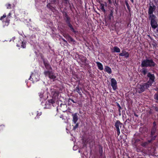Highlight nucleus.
I'll list each match as a JSON object with an SVG mask.
<instances>
[{
	"label": "nucleus",
	"instance_id": "5701e85b",
	"mask_svg": "<svg viewBox=\"0 0 158 158\" xmlns=\"http://www.w3.org/2000/svg\"><path fill=\"white\" fill-rule=\"evenodd\" d=\"M68 26L70 28V30L73 32L74 33H76V31L75 30L74 28H73V26L71 24V23L67 24Z\"/></svg>",
	"mask_w": 158,
	"mask_h": 158
},
{
	"label": "nucleus",
	"instance_id": "a878e982",
	"mask_svg": "<svg viewBox=\"0 0 158 158\" xmlns=\"http://www.w3.org/2000/svg\"><path fill=\"white\" fill-rule=\"evenodd\" d=\"M99 152L100 154V156H102L103 154V149L101 145H99Z\"/></svg>",
	"mask_w": 158,
	"mask_h": 158
},
{
	"label": "nucleus",
	"instance_id": "2f4dec72",
	"mask_svg": "<svg viewBox=\"0 0 158 158\" xmlns=\"http://www.w3.org/2000/svg\"><path fill=\"white\" fill-rule=\"evenodd\" d=\"M68 36L69 40L71 42H75V40H74L70 35H68Z\"/></svg>",
	"mask_w": 158,
	"mask_h": 158
},
{
	"label": "nucleus",
	"instance_id": "f3484780",
	"mask_svg": "<svg viewBox=\"0 0 158 158\" xmlns=\"http://www.w3.org/2000/svg\"><path fill=\"white\" fill-rule=\"evenodd\" d=\"M153 140L151 139L148 141L142 142L141 144V145L143 147H146L150 143H151Z\"/></svg>",
	"mask_w": 158,
	"mask_h": 158
},
{
	"label": "nucleus",
	"instance_id": "bb28decb",
	"mask_svg": "<svg viewBox=\"0 0 158 158\" xmlns=\"http://www.w3.org/2000/svg\"><path fill=\"white\" fill-rule=\"evenodd\" d=\"M100 8L101 10L104 12V13H105L106 11V10L104 8V4L103 3H100Z\"/></svg>",
	"mask_w": 158,
	"mask_h": 158
},
{
	"label": "nucleus",
	"instance_id": "4468645a",
	"mask_svg": "<svg viewBox=\"0 0 158 158\" xmlns=\"http://www.w3.org/2000/svg\"><path fill=\"white\" fill-rule=\"evenodd\" d=\"M63 18L66 24L71 23V18L68 16L67 13L66 12H62Z\"/></svg>",
	"mask_w": 158,
	"mask_h": 158
},
{
	"label": "nucleus",
	"instance_id": "ea45409f",
	"mask_svg": "<svg viewBox=\"0 0 158 158\" xmlns=\"http://www.w3.org/2000/svg\"><path fill=\"white\" fill-rule=\"evenodd\" d=\"M127 8L129 11H130L131 8L129 5L127 6Z\"/></svg>",
	"mask_w": 158,
	"mask_h": 158
},
{
	"label": "nucleus",
	"instance_id": "c85d7f7f",
	"mask_svg": "<svg viewBox=\"0 0 158 158\" xmlns=\"http://www.w3.org/2000/svg\"><path fill=\"white\" fill-rule=\"evenodd\" d=\"M142 73L144 75H145L148 72V69L146 68H143L142 69Z\"/></svg>",
	"mask_w": 158,
	"mask_h": 158
},
{
	"label": "nucleus",
	"instance_id": "e433bc0d",
	"mask_svg": "<svg viewBox=\"0 0 158 158\" xmlns=\"http://www.w3.org/2000/svg\"><path fill=\"white\" fill-rule=\"evenodd\" d=\"M70 101L73 102V103H76V102H75L73 99L70 98L68 99L69 102H70Z\"/></svg>",
	"mask_w": 158,
	"mask_h": 158
},
{
	"label": "nucleus",
	"instance_id": "b1692460",
	"mask_svg": "<svg viewBox=\"0 0 158 158\" xmlns=\"http://www.w3.org/2000/svg\"><path fill=\"white\" fill-rule=\"evenodd\" d=\"M80 59L82 63H86L87 59L85 56H81L80 57Z\"/></svg>",
	"mask_w": 158,
	"mask_h": 158
},
{
	"label": "nucleus",
	"instance_id": "6ab92c4d",
	"mask_svg": "<svg viewBox=\"0 0 158 158\" xmlns=\"http://www.w3.org/2000/svg\"><path fill=\"white\" fill-rule=\"evenodd\" d=\"M114 10H110L109 14L108 15V18L109 20H111L112 19H113L114 17L113 16Z\"/></svg>",
	"mask_w": 158,
	"mask_h": 158
},
{
	"label": "nucleus",
	"instance_id": "58836bf2",
	"mask_svg": "<svg viewBox=\"0 0 158 158\" xmlns=\"http://www.w3.org/2000/svg\"><path fill=\"white\" fill-rule=\"evenodd\" d=\"M41 115V113H38V111H37V118H38V117Z\"/></svg>",
	"mask_w": 158,
	"mask_h": 158
},
{
	"label": "nucleus",
	"instance_id": "37998d69",
	"mask_svg": "<svg viewBox=\"0 0 158 158\" xmlns=\"http://www.w3.org/2000/svg\"><path fill=\"white\" fill-rule=\"evenodd\" d=\"M108 2L110 4H111L112 3L111 0H108Z\"/></svg>",
	"mask_w": 158,
	"mask_h": 158
},
{
	"label": "nucleus",
	"instance_id": "de8ad7c7",
	"mask_svg": "<svg viewBox=\"0 0 158 158\" xmlns=\"http://www.w3.org/2000/svg\"><path fill=\"white\" fill-rule=\"evenodd\" d=\"M132 2V3H133L134 2V0H130Z\"/></svg>",
	"mask_w": 158,
	"mask_h": 158
},
{
	"label": "nucleus",
	"instance_id": "f257e3e1",
	"mask_svg": "<svg viewBox=\"0 0 158 158\" xmlns=\"http://www.w3.org/2000/svg\"><path fill=\"white\" fill-rule=\"evenodd\" d=\"M156 65L152 59L147 58L142 61L141 66L142 68L152 67H155Z\"/></svg>",
	"mask_w": 158,
	"mask_h": 158
},
{
	"label": "nucleus",
	"instance_id": "473e14b6",
	"mask_svg": "<svg viewBox=\"0 0 158 158\" xmlns=\"http://www.w3.org/2000/svg\"><path fill=\"white\" fill-rule=\"evenodd\" d=\"M154 98L158 101V93H156L154 95Z\"/></svg>",
	"mask_w": 158,
	"mask_h": 158
},
{
	"label": "nucleus",
	"instance_id": "c9c22d12",
	"mask_svg": "<svg viewBox=\"0 0 158 158\" xmlns=\"http://www.w3.org/2000/svg\"><path fill=\"white\" fill-rule=\"evenodd\" d=\"M39 96L40 98H43V93L41 92L40 93H39Z\"/></svg>",
	"mask_w": 158,
	"mask_h": 158
},
{
	"label": "nucleus",
	"instance_id": "dca6fc26",
	"mask_svg": "<svg viewBox=\"0 0 158 158\" xmlns=\"http://www.w3.org/2000/svg\"><path fill=\"white\" fill-rule=\"evenodd\" d=\"M119 56H124L126 58L129 57V54L128 52L123 50L122 52L119 54Z\"/></svg>",
	"mask_w": 158,
	"mask_h": 158
},
{
	"label": "nucleus",
	"instance_id": "f8f14e48",
	"mask_svg": "<svg viewBox=\"0 0 158 158\" xmlns=\"http://www.w3.org/2000/svg\"><path fill=\"white\" fill-rule=\"evenodd\" d=\"M26 43L27 42L24 40L22 38V39H19L17 43V46L18 47L21 46L23 48H25L26 47Z\"/></svg>",
	"mask_w": 158,
	"mask_h": 158
},
{
	"label": "nucleus",
	"instance_id": "0eeeda50",
	"mask_svg": "<svg viewBox=\"0 0 158 158\" xmlns=\"http://www.w3.org/2000/svg\"><path fill=\"white\" fill-rule=\"evenodd\" d=\"M6 17V15L5 14H4L2 16H1L0 18V20H2L3 22L5 23V25L8 26L10 23V19L11 17V13H9L7 17Z\"/></svg>",
	"mask_w": 158,
	"mask_h": 158
},
{
	"label": "nucleus",
	"instance_id": "9b49d317",
	"mask_svg": "<svg viewBox=\"0 0 158 158\" xmlns=\"http://www.w3.org/2000/svg\"><path fill=\"white\" fill-rule=\"evenodd\" d=\"M42 60L45 67L46 69V70L45 71H52V68L51 65L49 64L48 61L47 60H45L44 58H42Z\"/></svg>",
	"mask_w": 158,
	"mask_h": 158
},
{
	"label": "nucleus",
	"instance_id": "4c0bfd02",
	"mask_svg": "<svg viewBox=\"0 0 158 158\" xmlns=\"http://www.w3.org/2000/svg\"><path fill=\"white\" fill-rule=\"evenodd\" d=\"M116 104H116L117 106L118 107V109H122V108L121 107V106H120L118 102H116Z\"/></svg>",
	"mask_w": 158,
	"mask_h": 158
},
{
	"label": "nucleus",
	"instance_id": "4be33fe9",
	"mask_svg": "<svg viewBox=\"0 0 158 158\" xmlns=\"http://www.w3.org/2000/svg\"><path fill=\"white\" fill-rule=\"evenodd\" d=\"M104 70L109 74H111L112 73V70L111 69L109 66H106Z\"/></svg>",
	"mask_w": 158,
	"mask_h": 158
},
{
	"label": "nucleus",
	"instance_id": "7ed1b4c3",
	"mask_svg": "<svg viewBox=\"0 0 158 158\" xmlns=\"http://www.w3.org/2000/svg\"><path fill=\"white\" fill-rule=\"evenodd\" d=\"M59 0H50V2L47 5V7L52 12H54L56 10V4L58 3Z\"/></svg>",
	"mask_w": 158,
	"mask_h": 158
},
{
	"label": "nucleus",
	"instance_id": "2eb2a0df",
	"mask_svg": "<svg viewBox=\"0 0 158 158\" xmlns=\"http://www.w3.org/2000/svg\"><path fill=\"white\" fill-rule=\"evenodd\" d=\"M111 85L114 90H115L117 89V82L115 79L112 78L111 79Z\"/></svg>",
	"mask_w": 158,
	"mask_h": 158
},
{
	"label": "nucleus",
	"instance_id": "393cba45",
	"mask_svg": "<svg viewBox=\"0 0 158 158\" xmlns=\"http://www.w3.org/2000/svg\"><path fill=\"white\" fill-rule=\"evenodd\" d=\"M72 77L75 79L76 81H77L81 79L80 77L77 75L76 74H73L72 76Z\"/></svg>",
	"mask_w": 158,
	"mask_h": 158
},
{
	"label": "nucleus",
	"instance_id": "1a4fd4ad",
	"mask_svg": "<svg viewBox=\"0 0 158 158\" xmlns=\"http://www.w3.org/2000/svg\"><path fill=\"white\" fill-rule=\"evenodd\" d=\"M147 76L149 78V81L147 82L151 86L153 83L155 82V75L154 74H152L150 72L148 73Z\"/></svg>",
	"mask_w": 158,
	"mask_h": 158
},
{
	"label": "nucleus",
	"instance_id": "20e7f679",
	"mask_svg": "<svg viewBox=\"0 0 158 158\" xmlns=\"http://www.w3.org/2000/svg\"><path fill=\"white\" fill-rule=\"evenodd\" d=\"M153 126L151 130L150 137L152 140H155L157 137V135L156 134L157 127L156 123L155 121L153 122Z\"/></svg>",
	"mask_w": 158,
	"mask_h": 158
},
{
	"label": "nucleus",
	"instance_id": "8fccbe9b",
	"mask_svg": "<svg viewBox=\"0 0 158 158\" xmlns=\"http://www.w3.org/2000/svg\"><path fill=\"white\" fill-rule=\"evenodd\" d=\"M121 109H118V111L119 113L121 112Z\"/></svg>",
	"mask_w": 158,
	"mask_h": 158
},
{
	"label": "nucleus",
	"instance_id": "79ce46f5",
	"mask_svg": "<svg viewBox=\"0 0 158 158\" xmlns=\"http://www.w3.org/2000/svg\"><path fill=\"white\" fill-rule=\"evenodd\" d=\"M104 6H105L106 7L107 6V3L106 2H104Z\"/></svg>",
	"mask_w": 158,
	"mask_h": 158
},
{
	"label": "nucleus",
	"instance_id": "6e6552de",
	"mask_svg": "<svg viewBox=\"0 0 158 158\" xmlns=\"http://www.w3.org/2000/svg\"><path fill=\"white\" fill-rule=\"evenodd\" d=\"M135 135L132 139L131 143L133 146L135 148H137L138 145L140 143L141 140L139 138L135 137Z\"/></svg>",
	"mask_w": 158,
	"mask_h": 158
},
{
	"label": "nucleus",
	"instance_id": "c756f323",
	"mask_svg": "<svg viewBox=\"0 0 158 158\" xmlns=\"http://www.w3.org/2000/svg\"><path fill=\"white\" fill-rule=\"evenodd\" d=\"M6 6L7 8V9H11L12 8V7H15V5L13 4V6H12L11 4L9 3H7L6 5Z\"/></svg>",
	"mask_w": 158,
	"mask_h": 158
},
{
	"label": "nucleus",
	"instance_id": "7c9ffc66",
	"mask_svg": "<svg viewBox=\"0 0 158 158\" xmlns=\"http://www.w3.org/2000/svg\"><path fill=\"white\" fill-rule=\"evenodd\" d=\"M75 125L73 126V130H75L79 126V123H75Z\"/></svg>",
	"mask_w": 158,
	"mask_h": 158
},
{
	"label": "nucleus",
	"instance_id": "a19ab883",
	"mask_svg": "<svg viewBox=\"0 0 158 158\" xmlns=\"http://www.w3.org/2000/svg\"><path fill=\"white\" fill-rule=\"evenodd\" d=\"M125 3L126 6L129 5L127 1V0L125 1Z\"/></svg>",
	"mask_w": 158,
	"mask_h": 158
},
{
	"label": "nucleus",
	"instance_id": "aec40b11",
	"mask_svg": "<svg viewBox=\"0 0 158 158\" xmlns=\"http://www.w3.org/2000/svg\"><path fill=\"white\" fill-rule=\"evenodd\" d=\"M81 90V87H80L78 85L76 87L75 89L74 90V91L77 92L78 94H79L81 96L82 95V94L80 90Z\"/></svg>",
	"mask_w": 158,
	"mask_h": 158
},
{
	"label": "nucleus",
	"instance_id": "9d476101",
	"mask_svg": "<svg viewBox=\"0 0 158 158\" xmlns=\"http://www.w3.org/2000/svg\"><path fill=\"white\" fill-rule=\"evenodd\" d=\"M149 7L148 8V14L149 16H152V15H154L153 14V12L155 11L156 7L155 5L153 4H149Z\"/></svg>",
	"mask_w": 158,
	"mask_h": 158
},
{
	"label": "nucleus",
	"instance_id": "39448f33",
	"mask_svg": "<svg viewBox=\"0 0 158 158\" xmlns=\"http://www.w3.org/2000/svg\"><path fill=\"white\" fill-rule=\"evenodd\" d=\"M44 74L45 77H48L51 80L53 81H55L56 80V74L52 71H44Z\"/></svg>",
	"mask_w": 158,
	"mask_h": 158
},
{
	"label": "nucleus",
	"instance_id": "423d86ee",
	"mask_svg": "<svg viewBox=\"0 0 158 158\" xmlns=\"http://www.w3.org/2000/svg\"><path fill=\"white\" fill-rule=\"evenodd\" d=\"M149 19L150 20V24L152 27L155 29L158 26L157 18L155 15H152L148 17Z\"/></svg>",
	"mask_w": 158,
	"mask_h": 158
},
{
	"label": "nucleus",
	"instance_id": "5fc2aeb1",
	"mask_svg": "<svg viewBox=\"0 0 158 158\" xmlns=\"http://www.w3.org/2000/svg\"><path fill=\"white\" fill-rule=\"evenodd\" d=\"M156 111H158V110L157 109H156Z\"/></svg>",
	"mask_w": 158,
	"mask_h": 158
},
{
	"label": "nucleus",
	"instance_id": "09e8293b",
	"mask_svg": "<svg viewBox=\"0 0 158 158\" xmlns=\"http://www.w3.org/2000/svg\"><path fill=\"white\" fill-rule=\"evenodd\" d=\"M134 115L136 117H138V115H137L135 113L134 114Z\"/></svg>",
	"mask_w": 158,
	"mask_h": 158
},
{
	"label": "nucleus",
	"instance_id": "3c124183",
	"mask_svg": "<svg viewBox=\"0 0 158 158\" xmlns=\"http://www.w3.org/2000/svg\"><path fill=\"white\" fill-rule=\"evenodd\" d=\"M119 116H121V112L119 113Z\"/></svg>",
	"mask_w": 158,
	"mask_h": 158
},
{
	"label": "nucleus",
	"instance_id": "6e6d98bb",
	"mask_svg": "<svg viewBox=\"0 0 158 158\" xmlns=\"http://www.w3.org/2000/svg\"><path fill=\"white\" fill-rule=\"evenodd\" d=\"M63 35L64 36V37H65V36L64 35Z\"/></svg>",
	"mask_w": 158,
	"mask_h": 158
},
{
	"label": "nucleus",
	"instance_id": "864d4df0",
	"mask_svg": "<svg viewBox=\"0 0 158 158\" xmlns=\"http://www.w3.org/2000/svg\"><path fill=\"white\" fill-rule=\"evenodd\" d=\"M31 76H30V78H29V80H30V78H31Z\"/></svg>",
	"mask_w": 158,
	"mask_h": 158
},
{
	"label": "nucleus",
	"instance_id": "603ef678",
	"mask_svg": "<svg viewBox=\"0 0 158 158\" xmlns=\"http://www.w3.org/2000/svg\"><path fill=\"white\" fill-rule=\"evenodd\" d=\"M63 105V106H65V105H64V104H60V106H61L62 105Z\"/></svg>",
	"mask_w": 158,
	"mask_h": 158
},
{
	"label": "nucleus",
	"instance_id": "a18cd8bd",
	"mask_svg": "<svg viewBox=\"0 0 158 158\" xmlns=\"http://www.w3.org/2000/svg\"><path fill=\"white\" fill-rule=\"evenodd\" d=\"M12 40H13V42L14 41V40H15V37H13V38H12Z\"/></svg>",
	"mask_w": 158,
	"mask_h": 158
},
{
	"label": "nucleus",
	"instance_id": "f704fd0d",
	"mask_svg": "<svg viewBox=\"0 0 158 158\" xmlns=\"http://www.w3.org/2000/svg\"><path fill=\"white\" fill-rule=\"evenodd\" d=\"M130 122L131 120L129 118H128L127 119H126V120L125 121L124 123L125 124H126L127 123H130Z\"/></svg>",
	"mask_w": 158,
	"mask_h": 158
},
{
	"label": "nucleus",
	"instance_id": "49530a36",
	"mask_svg": "<svg viewBox=\"0 0 158 158\" xmlns=\"http://www.w3.org/2000/svg\"><path fill=\"white\" fill-rule=\"evenodd\" d=\"M136 148V151H137V152H139V150L137 148H137Z\"/></svg>",
	"mask_w": 158,
	"mask_h": 158
},
{
	"label": "nucleus",
	"instance_id": "cd10ccee",
	"mask_svg": "<svg viewBox=\"0 0 158 158\" xmlns=\"http://www.w3.org/2000/svg\"><path fill=\"white\" fill-rule=\"evenodd\" d=\"M113 49H114L113 52L118 53V52H120V48L118 47L117 46H114V47Z\"/></svg>",
	"mask_w": 158,
	"mask_h": 158
},
{
	"label": "nucleus",
	"instance_id": "c03bdc74",
	"mask_svg": "<svg viewBox=\"0 0 158 158\" xmlns=\"http://www.w3.org/2000/svg\"><path fill=\"white\" fill-rule=\"evenodd\" d=\"M62 40H63V41H64V43L67 42V41L64 39L62 38Z\"/></svg>",
	"mask_w": 158,
	"mask_h": 158
},
{
	"label": "nucleus",
	"instance_id": "ddd939ff",
	"mask_svg": "<svg viewBox=\"0 0 158 158\" xmlns=\"http://www.w3.org/2000/svg\"><path fill=\"white\" fill-rule=\"evenodd\" d=\"M122 123H121L118 120L116 121V122L115 123L114 126L116 129L117 134L118 136H119L120 135V131L119 127H120V128H121L122 127Z\"/></svg>",
	"mask_w": 158,
	"mask_h": 158
},
{
	"label": "nucleus",
	"instance_id": "412c9836",
	"mask_svg": "<svg viewBox=\"0 0 158 158\" xmlns=\"http://www.w3.org/2000/svg\"><path fill=\"white\" fill-rule=\"evenodd\" d=\"M97 66L98 69L100 70H102L103 69V66L101 63L100 62L97 61L96 62Z\"/></svg>",
	"mask_w": 158,
	"mask_h": 158
},
{
	"label": "nucleus",
	"instance_id": "a211bd4d",
	"mask_svg": "<svg viewBox=\"0 0 158 158\" xmlns=\"http://www.w3.org/2000/svg\"><path fill=\"white\" fill-rule=\"evenodd\" d=\"M73 116V121L74 123H76L78 120V116L77 113H75L72 115Z\"/></svg>",
	"mask_w": 158,
	"mask_h": 158
},
{
	"label": "nucleus",
	"instance_id": "f03ea898",
	"mask_svg": "<svg viewBox=\"0 0 158 158\" xmlns=\"http://www.w3.org/2000/svg\"><path fill=\"white\" fill-rule=\"evenodd\" d=\"M151 86L147 83H142L138 84L137 86V91L141 93L148 89Z\"/></svg>",
	"mask_w": 158,
	"mask_h": 158
},
{
	"label": "nucleus",
	"instance_id": "72a5a7b5",
	"mask_svg": "<svg viewBox=\"0 0 158 158\" xmlns=\"http://www.w3.org/2000/svg\"><path fill=\"white\" fill-rule=\"evenodd\" d=\"M48 102L49 103H51L52 104H53L55 103V101L53 99L49 100H48Z\"/></svg>",
	"mask_w": 158,
	"mask_h": 158
}]
</instances>
